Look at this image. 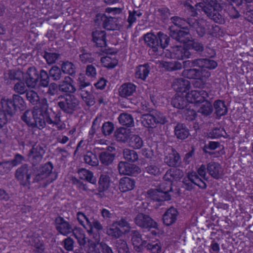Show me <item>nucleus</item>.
I'll return each instance as SVG.
<instances>
[{
    "label": "nucleus",
    "instance_id": "1",
    "mask_svg": "<svg viewBox=\"0 0 253 253\" xmlns=\"http://www.w3.org/2000/svg\"><path fill=\"white\" fill-rule=\"evenodd\" d=\"M184 175L183 171L178 169H171L164 175L163 178L168 183H162L158 188L151 189L147 191V197L157 202H164L170 200L171 196L169 192L172 191V181L181 178Z\"/></svg>",
    "mask_w": 253,
    "mask_h": 253
},
{
    "label": "nucleus",
    "instance_id": "2",
    "mask_svg": "<svg viewBox=\"0 0 253 253\" xmlns=\"http://www.w3.org/2000/svg\"><path fill=\"white\" fill-rule=\"evenodd\" d=\"M217 66V62L210 58H198L197 67L199 68L184 69L182 75L189 79L207 80L211 75L209 70L214 69Z\"/></svg>",
    "mask_w": 253,
    "mask_h": 253
},
{
    "label": "nucleus",
    "instance_id": "3",
    "mask_svg": "<svg viewBox=\"0 0 253 253\" xmlns=\"http://www.w3.org/2000/svg\"><path fill=\"white\" fill-rule=\"evenodd\" d=\"M195 4L196 9L201 8L202 11L211 20L219 24H224L226 20L221 9L220 4L217 0H202Z\"/></svg>",
    "mask_w": 253,
    "mask_h": 253
},
{
    "label": "nucleus",
    "instance_id": "4",
    "mask_svg": "<svg viewBox=\"0 0 253 253\" xmlns=\"http://www.w3.org/2000/svg\"><path fill=\"white\" fill-rule=\"evenodd\" d=\"M170 20L175 26L181 29L189 30V27L192 28L200 37H203L206 34L205 22L202 19H196L194 17L185 19L178 16H173Z\"/></svg>",
    "mask_w": 253,
    "mask_h": 253
},
{
    "label": "nucleus",
    "instance_id": "5",
    "mask_svg": "<svg viewBox=\"0 0 253 253\" xmlns=\"http://www.w3.org/2000/svg\"><path fill=\"white\" fill-rule=\"evenodd\" d=\"M26 70H27V76L29 77L27 80V83L31 88L46 87L48 86L50 77L46 71L42 69L39 73L35 67L27 66Z\"/></svg>",
    "mask_w": 253,
    "mask_h": 253
},
{
    "label": "nucleus",
    "instance_id": "6",
    "mask_svg": "<svg viewBox=\"0 0 253 253\" xmlns=\"http://www.w3.org/2000/svg\"><path fill=\"white\" fill-rule=\"evenodd\" d=\"M22 60V57L17 59V62L19 65L17 68V81H18L17 83V93H19V95L24 96L27 91L25 84L30 87L31 86L27 83V81L29 77L27 76V70H27L26 61L25 60L24 63H20Z\"/></svg>",
    "mask_w": 253,
    "mask_h": 253
},
{
    "label": "nucleus",
    "instance_id": "7",
    "mask_svg": "<svg viewBox=\"0 0 253 253\" xmlns=\"http://www.w3.org/2000/svg\"><path fill=\"white\" fill-rule=\"evenodd\" d=\"M58 99L59 101L57 105L61 110L66 114H72L79 108L80 101L74 95H61Z\"/></svg>",
    "mask_w": 253,
    "mask_h": 253
},
{
    "label": "nucleus",
    "instance_id": "8",
    "mask_svg": "<svg viewBox=\"0 0 253 253\" xmlns=\"http://www.w3.org/2000/svg\"><path fill=\"white\" fill-rule=\"evenodd\" d=\"M61 112H54L52 108L35 119V126L39 129L45 127L46 123L58 126L61 123Z\"/></svg>",
    "mask_w": 253,
    "mask_h": 253
},
{
    "label": "nucleus",
    "instance_id": "9",
    "mask_svg": "<svg viewBox=\"0 0 253 253\" xmlns=\"http://www.w3.org/2000/svg\"><path fill=\"white\" fill-rule=\"evenodd\" d=\"M16 106L14 100L2 99L0 102V128L2 127L15 114Z\"/></svg>",
    "mask_w": 253,
    "mask_h": 253
},
{
    "label": "nucleus",
    "instance_id": "10",
    "mask_svg": "<svg viewBox=\"0 0 253 253\" xmlns=\"http://www.w3.org/2000/svg\"><path fill=\"white\" fill-rule=\"evenodd\" d=\"M184 188L187 190H191L194 188V185L198 186L200 188L205 189L207 184L205 181L199 178L196 172L188 173L187 177L183 180Z\"/></svg>",
    "mask_w": 253,
    "mask_h": 253
},
{
    "label": "nucleus",
    "instance_id": "11",
    "mask_svg": "<svg viewBox=\"0 0 253 253\" xmlns=\"http://www.w3.org/2000/svg\"><path fill=\"white\" fill-rule=\"evenodd\" d=\"M134 220L135 223L142 228H158L157 223L148 214L139 213L136 215Z\"/></svg>",
    "mask_w": 253,
    "mask_h": 253
},
{
    "label": "nucleus",
    "instance_id": "12",
    "mask_svg": "<svg viewBox=\"0 0 253 253\" xmlns=\"http://www.w3.org/2000/svg\"><path fill=\"white\" fill-rule=\"evenodd\" d=\"M232 2L226 8L228 15L232 19H237L240 17V13L244 14L245 3L243 0H232Z\"/></svg>",
    "mask_w": 253,
    "mask_h": 253
},
{
    "label": "nucleus",
    "instance_id": "13",
    "mask_svg": "<svg viewBox=\"0 0 253 253\" xmlns=\"http://www.w3.org/2000/svg\"><path fill=\"white\" fill-rule=\"evenodd\" d=\"M169 36L176 42L185 43L192 39L189 30H175L172 26H169Z\"/></svg>",
    "mask_w": 253,
    "mask_h": 253
},
{
    "label": "nucleus",
    "instance_id": "14",
    "mask_svg": "<svg viewBox=\"0 0 253 253\" xmlns=\"http://www.w3.org/2000/svg\"><path fill=\"white\" fill-rule=\"evenodd\" d=\"M116 155V148L113 146H108L106 149L99 153L98 158L102 164L108 166L113 163Z\"/></svg>",
    "mask_w": 253,
    "mask_h": 253
},
{
    "label": "nucleus",
    "instance_id": "15",
    "mask_svg": "<svg viewBox=\"0 0 253 253\" xmlns=\"http://www.w3.org/2000/svg\"><path fill=\"white\" fill-rule=\"evenodd\" d=\"M45 153V149L42 145L35 144L30 150L28 156L33 165H37L42 160Z\"/></svg>",
    "mask_w": 253,
    "mask_h": 253
},
{
    "label": "nucleus",
    "instance_id": "16",
    "mask_svg": "<svg viewBox=\"0 0 253 253\" xmlns=\"http://www.w3.org/2000/svg\"><path fill=\"white\" fill-rule=\"evenodd\" d=\"M97 21H101L103 27L107 30H115L118 26L117 19L116 17L108 16L104 14H98L96 15Z\"/></svg>",
    "mask_w": 253,
    "mask_h": 253
},
{
    "label": "nucleus",
    "instance_id": "17",
    "mask_svg": "<svg viewBox=\"0 0 253 253\" xmlns=\"http://www.w3.org/2000/svg\"><path fill=\"white\" fill-rule=\"evenodd\" d=\"M118 168L121 174L135 175L140 172V169L138 166L126 162L121 161L118 164Z\"/></svg>",
    "mask_w": 253,
    "mask_h": 253
},
{
    "label": "nucleus",
    "instance_id": "18",
    "mask_svg": "<svg viewBox=\"0 0 253 253\" xmlns=\"http://www.w3.org/2000/svg\"><path fill=\"white\" fill-rule=\"evenodd\" d=\"M55 225L58 232L65 236L72 233L74 229L72 225L61 216H58L55 218Z\"/></svg>",
    "mask_w": 253,
    "mask_h": 253
},
{
    "label": "nucleus",
    "instance_id": "19",
    "mask_svg": "<svg viewBox=\"0 0 253 253\" xmlns=\"http://www.w3.org/2000/svg\"><path fill=\"white\" fill-rule=\"evenodd\" d=\"M77 82L76 89L81 96L92 92L93 87L90 82L86 81V78L84 76L81 74L77 80Z\"/></svg>",
    "mask_w": 253,
    "mask_h": 253
},
{
    "label": "nucleus",
    "instance_id": "20",
    "mask_svg": "<svg viewBox=\"0 0 253 253\" xmlns=\"http://www.w3.org/2000/svg\"><path fill=\"white\" fill-rule=\"evenodd\" d=\"M31 176V169L29 168L28 165H23L17 169V178L20 180L21 184L26 185L29 184Z\"/></svg>",
    "mask_w": 253,
    "mask_h": 253
},
{
    "label": "nucleus",
    "instance_id": "21",
    "mask_svg": "<svg viewBox=\"0 0 253 253\" xmlns=\"http://www.w3.org/2000/svg\"><path fill=\"white\" fill-rule=\"evenodd\" d=\"M164 162L169 167H177L180 163V157L174 149L170 148L168 153L165 157Z\"/></svg>",
    "mask_w": 253,
    "mask_h": 253
},
{
    "label": "nucleus",
    "instance_id": "22",
    "mask_svg": "<svg viewBox=\"0 0 253 253\" xmlns=\"http://www.w3.org/2000/svg\"><path fill=\"white\" fill-rule=\"evenodd\" d=\"M208 97V93L203 90H192L187 94L188 101L191 103H203Z\"/></svg>",
    "mask_w": 253,
    "mask_h": 253
},
{
    "label": "nucleus",
    "instance_id": "23",
    "mask_svg": "<svg viewBox=\"0 0 253 253\" xmlns=\"http://www.w3.org/2000/svg\"><path fill=\"white\" fill-rule=\"evenodd\" d=\"M207 172L213 178L218 179L223 175V169L216 162H211L207 166Z\"/></svg>",
    "mask_w": 253,
    "mask_h": 253
},
{
    "label": "nucleus",
    "instance_id": "24",
    "mask_svg": "<svg viewBox=\"0 0 253 253\" xmlns=\"http://www.w3.org/2000/svg\"><path fill=\"white\" fill-rule=\"evenodd\" d=\"M74 80L70 77L66 76L64 80L60 82L58 89L60 92L67 93H73L76 91V87L73 84Z\"/></svg>",
    "mask_w": 253,
    "mask_h": 253
},
{
    "label": "nucleus",
    "instance_id": "25",
    "mask_svg": "<svg viewBox=\"0 0 253 253\" xmlns=\"http://www.w3.org/2000/svg\"><path fill=\"white\" fill-rule=\"evenodd\" d=\"M145 44L152 49L155 53L158 52L159 46L157 35L153 33H147L143 36Z\"/></svg>",
    "mask_w": 253,
    "mask_h": 253
},
{
    "label": "nucleus",
    "instance_id": "26",
    "mask_svg": "<svg viewBox=\"0 0 253 253\" xmlns=\"http://www.w3.org/2000/svg\"><path fill=\"white\" fill-rule=\"evenodd\" d=\"M98 187L97 189L93 190L92 192L97 195H101L102 193L107 191L110 187V177L106 174H101L98 181Z\"/></svg>",
    "mask_w": 253,
    "mask_h": 253
},
{
    "label": "nucleus",
    "instance_id": "27",
    "mask_svg": "<svg viewBox=\"0 0 253 253\" xmlns=\"http://www.w3.org/2000/svg\"><path fill=\"white\" fill-rule=\"evenodd\" d=\"M178 212L173 207L168 209L163 215V221L166 226L173 224L177 220Z\"/></svg>",
    "mask_w": 253,
    "mask_h": 253
},
{
    "label": "nucleus",
    "instance_id": "28",
    "mask_svg": "<svg viewBox=\"0 0 253 253\" xmlns=\"http://www.w3.org/2000/svg\"><path fill=\"white\" fill-rule=\"evenodd\" d=\"M92 41L96 43L98 47L105 48L107 46V42L106 40V33L105 31L96 30L92 33ZM107 49L104 48L102 51L106 52Z\"/></svg>",
    "mask_w": 253,
    "mask_h": 253
},
{
    "label": "nucleus",
    "instance_id": "29",
    "mask_svg": "<svg viewBox=\"0 0 253 253\" xmlns=\"http://www.w3.org/2000/svg\"><path fill=\"white\" fill-rule=\"evenodd\" d=\"M53 165L52 163L48 162L42 167L39 170L48 177L46 179V183L49 184L53 182L57 178V174L55 172H52Z\"/></svg>",
    "mask_w": 253,
    "mask_h": 253
},
{
    "label": "nucleus",
    "instance_id": "30",
    "mask_svg": "<svg viewBox=\"0 0 253 253\" xmlns=\"http://www.w3.org/2000/svg\"><path fill=\"white\" fill-rule=\"evenodd\" d=\"M172 88L177 92H185L190 88L189 82L183 78L175 79L172 84Z\"/></svg>",
    "mask_w": 253,
    "mask_h": 253
},
{
    "label": "nucleus",
    "instance_id": "31",
    "mask_svg": "<svg viewBox=\"0 0 253 253\" xmlns=\"http://www.w3.org/2000/svg\"><path fill=\"white\" fill-rule=\"evenodd\" d=\"M136 90V86L132 83H128L123 84L119 89V95L126 98L133 94Z\"/></svg>",
    "mask_w": 253,
    "mask_h": 253
},
{
    "label": "nucleus",
    "instance_id": "32",
    "mask_svg": "<svg viewBox=\"0 0 253 253\" xmlns=\"http://www.w3.org/2000/svg\"><path fill=\"white\" fill-rule=\"evenodd\" d=\"M174 134L177 139L183 140L188 137L190 133L185 124L178 123L174 127Z\"/></svg>",
    "mask_w": 253,
    "mask_h": 253
},
{
    "label": "nucleus",
    "instance_id": "33",
    "mask_svg": "<svg viewBox=\"0 0 253 253\" xmlns=\"http://www.w3.org/2000/svg\"><path fill=\"white\" fill-rule=\"evenodd\" d=\"M40 106L38 109H34L32 111L33 118L34 120L38 117L41 116L42 114L49 110V105L47 100L44 98L39 101Z\"/></svg>",
    "mask_w": 253,
    "mask_h": 253
},
{
    "label": "nucleus",
    "instance_id": "34",
    "mask_svg": "<svg viewBox=\"0 0 253 253\" xmlns=\"http://www.w3.org/2000/svg\"><path fill=\"white\" fill-rule=\"evenodd\" d=\"M188 99L184 96L176 94L172 99L171 104L175 108L183 110L188 105Z\"/></svg>",
    "mask_w": 253,
    "mask_h": 253
},
{
    "label": "nucleus",
    "instance_id": "35",
    "mask_svg": "<svg viewBox=\"0 0 253 253\" xmlns=\"http://www.w3.org/2000/svg\"><path fill=\"white\" fill-rule=\"evenodd\" d=\"M135 186L134 180L129 177H124L120 179L119 189L123 192L132 190Z\"/></svg>",
    "mask_w": 253,
    "mask_h": 253
},
{
    "label": "nucleus",
    "instance_id": "36",
    "mask_svg": "<svg viewBox=\"0 0 253 253\" xmlns=\"http://www.w3.org/2000/svg\"><path fill=\"white\" fill-rule=\"evenodd\" d=\"M173 53L174 57L178 59H183L184 58H190L192 55L188 49L181 46H176L174 47Z\"/></svg>",
    "mask_w": 253,
    "mask_h": 253
},
{
    "label": "nucleus",
    "instance_id": "37",
    "mask_svg": "<svg viewBox=\"0 0 253 253\" xmlns=\"http://www.w3.org/2000/svg\"><path fill=\"white\" fill-rule=\"evenodd\" d=\"M154 120L152 113L143 114L140 118L142 125L147 128H154L156 126Z\"/></svg>",
    "mask_w": 253,
    "mask_h": 253
},
{
    "label": "nucleus",
    "instance_id": "38",
    "mask_svg": "<svg viewBox=\"0 0 253 253\" xmlns=\"http://www.w3.org/2000/svg\"><path fill=\"white\" fill-rule=\"evenodd\" d=\"M150 72V66L144 64L137 66L135 70V76L138 79L145 80Z\"/></svg>",
    "mask_w": 253,
    "mask_h": 253
},
{
    "label": "nucleus",
    "instance_id": "39",
    "mask_svg": "<svg viewBox=\"0 0 253 253\" xmlns=\"http://www.w3.org/2000/svg\"><path fill=\"white\" fill-rule=\"evenodd\" d=\"M42 56L45 59L48 64L54 63L59 58L60 54L53 51L51 48H49L43 52Z\"/></svg>",
    "mask_w": 253,
    "mask_h": 253
},
{
    "label": "nucleus",
    "instance_id": "40",
    "mask_svg": "<svg viewBox=\"0 0 253 253\" xmlns=\"http://www.w3.org/2000/svg\"><path fill=\"white\" fill-rule=\"evenodd\" d=\"M162 67L169 72L175 71L182 68V63L177 61H165L161 63Z\"/></svg>",
    "mask_w": 253,
    "mask_h": 253
},
{
    "label": "nucleus",
    "instance_id": "41",
    "mask_svg": "<svg viewBox=\"0 0 253 253\" xmlns=\"http://www.w3.org/2000/svg\"><path fill=\"white\" fill-rule=\"evenodd\" d=\"M200 105L197 112L205 117L210 115L213 111V107L211 103L207 99Z\"/></svg>",
    "mask_w": 253,
    "mask_h": 253
},
{
    "label": "nucleus",
    "instance_id": "42",
    "mask_svg": "<svg viewBox=\"0 0 253 253\" xmlns=\"http://www.w3.org/2000/svg\"><path fill=\"white\" fill-rule=\"evenodd\" d=\"M119 123L123 126L131 127L134 126L133 118L131 115L126 113H121L118 118Z\"/></svg>",
    "mask_w": 253,
    "mask_h": 253
},
{
    "label": "nucleus",
    "instance_id": "43",
    "mask_svg": "<svg viewBox=\"0 0 253 253\" xmlns=\"http://www.w3.org/2000/svg\"><path fill=\"white\" fill-rule=\"evenodd\" d=\"M215 110V114L218 117L225 115L227 113V108L223 101L218 100L214 101L213 104Z\"/></svg>",
    "mask_w": 253,
    "mask_h": 253
},
{
    "label": "nucleus",
    "instance_id": "44",
    "mask_svg": "<svg viewBox=\"0 0 253 253\" xmlns=\"http://www.w3.org/2000/svg\"><path fill=\"white\" fill-rule=\"evenodd\" d=\"M61 69L63 73L68 74L71 76H74L76 73L75 65L68 61L62 63L61 65Z\"/></svg>",
    "mask_w": 253,
    "mask_h": 253
},
{
    "label": "nucleus",
    "instance_id": "45",
    "mask_svg": "<svg viewBox=\"0 0 253 253\" xmlns=\"http://www.w3.org/2000/svg\"><path fill=\"white\" fill-rule=\"evenodd\" d=\"M123 154L124 158L128 162L134 163L138 159V155L134 150L124 149Z\"/></svg>",
    "mask_w": 253,
    "mask_h": 253
},
{
    "label": "nucleus",
    "instance_id": "46",
    "mask_svg": "<svg viewBox=\"0 0 253 253\" xmlns=\"http://www.w3.org/2000/svg\"><path fill=\"white\" fill-rule=\"evenodd\" d=\"M79 173L82 179H84L90 183L96 184V179L94 176L92 172L84 169L79 170Z\"/></svg>",
    "mask_w": 253,
    "mask_h": 253
},
{
    "label": "nucleus",
    "instance_id": "47",
    "mask_svg": "<svg viewBox=\"0 0 253 253\" xmlns=\"http://www.w3.org/2000/svg\"><path fill=\"white\" fill-rule=\"evenodd\" d=\"M143 245L151 253H161L162 252V246L160 242H148L146 241Z\"/></svg>",
    "mask_w": 253,
    "mask_h": 253
},
{
    "label": "nucleus",
    "instance_id": "48",
    "mask_svg": "<svg viewBox=\"0 0 253 253\" xmlns=\"http://www.w3.org/2000/svg\"><path fill=\"white\" fill-rule=\"evenodd\" d=\"M157 39H158L159 49L167 47L170 40L169 37L162 32H159L157 34Z\"/></svg>",
    "mask_w": 253,
    "mask_h": 253
},
{
    "label": "nucleus",
    "instance_id": "49",
    "mask_svg": "<svg viewBox=\"0 0 253 253\" xmlns=\"http://www.w3.org/2000/svg\"><path fill=\"white\" fill-rule=\"evenodd\" d=\"M72 233H73V235L77 239L80 245H84L86 243L85 235L82 229L74 228Z\"/></svg>",
    "mask_w": 253,
    "mask_h": 253
},
{
    "label": "nucleus",
    "instance_id": "50",
    "mask_svg": "<svg viewBox=\"0 0 253 253\" xmlns=\"http://www.w3.org/2000/svg\"><path fill=\"white\" fill-rule=\"evenodd\" d=\"M84 162L91 166H96L98 165L99 161L96 154L91 151H88L84 155Z\"/></svg>",
    "mask_w": 253,
    "mask_h": 253
},
{
    "label": "nucleus",
    "instance_id": "51",
    "mask_svg": "<svg viewBox=\"0 0 253 253\" xmlns=\"http://www.w3.org/2000/svg\"><path fill=\"white\" fill-rule=\"evenodd\" d=\"M115 247L118 253H130L126 242L122 239H119L115 242Z\"/></svg>",
    "mask_w": 253,
    "mask_h": 253
},
{
    "label": "nucleus",
    "instance_id": "52",
    "mask_svg": "<svg viewBox=\"0 0 253 253\" xmlns=\"http://www.w3.org/2000/svg\"><path fill=\"white\" fill-rule=\"evenodd\" d=\"M62 73L61 69L57 66H53L49 71V76L54 81H59L61 79Z\"/></svg>",
    "mask_w": 253,
    "mask_h": 253
},
{
    "label": "nucleus",
    "instance_id": "53",
    "mask_svg": "<svg viewBox=\"0 0 253 253\" xmlns=\"http://www.w3.org/2000/svg\"><path fill=\"white\" fill-rule=\"evenodd\" d=\"M143 144L142 138L137 135H132L129 140V145L134 149H140Z\"/></svg>",
    "mask_w": 253,
    "mask_h": 253
},
{
    "label": "nucleus",
    "instance_id": "54",
    "mask_svg": "<svg viewBox=\"0 0 253 253\" xmlns=\"http://www.w3.org/2000/svg\"><path fill=\"white\" fill-rule=\"evenodd\" d=\"M81 54L79 55L80 60L83 63H91L94 59L91 53L82 48L81 49Z\"/></svg>",
    "mask_w": 253,
    "mask_h": 253
},
{
    "label": "nucleus",
    "instance_id": "55",
    "mask_svg": "<svg viewBox=\"0 0 253 253\" xmlns=\"http://www.w3.org/2000/svg\"><path fill=\"white\" fill-rule=\"evenodd\" d=\"M24 97H26L33 105L37 104L40 101V97L38 93L33 90L27 91Z\"/></svg>",
    "mask_w": 253,
    "mask_h": 253
},
{
    "label": "nucleus",
    "instance_id": "56",
    "mask_svg": "<svg viewBox=\"0 0 253 253\" xmlns=\"http://www.w3.org/2000/svg\"><path fill=\"white\" fill-rule=\"evenodd\" d=\"M226 134L223 127H215L210 133L209 136L212 139L218 138Z\"/></svg>",
    "mask_w": 253,
    "mask_h": 253
},
{
    "label": "nucleus",
    "instance_id": "57",
    "mask_svg": "<svg viewBox=\"0 0 253 253\" xmlns=\"http://www.w3.org/2000/svg\"><path fill=\"white\" fill-rule=\"evenodd\" d=\"M112 226L108 228L106 231V233L109 236L112 237L113 238H119L123 234V231L118 227H113Z\"/></svg>",
    "mask_w": 253,
    "mask_h": 253
},
{
    "label": "nucleus",
    "instance_id": "58",
    "mask_svg": "<svg viewBox=\"0 0 253 253\" xmlns=\"http://www.w3.org/2000/svg\"><path fill=\"white\" fill-rule=\"evenodd\" d=\"M145 172L154 176H159L161 173L160 168L156 165H150L145 167Z\"/></svg>",
    "mask_w": 253,
    "mask_h": 253
},
{
    "label": "nucleus",
    "instance_id": "59",
    "mask_svg": "<svg viewBox=\"0 0 253 253\" xmlns=\"http://www.w3.org/2000/svg\"><path fill=\"white\" fill-rule=\"evenodd\" d=\"M220 144L218 142L210 141L208 144L205 145L204 148V151L206 153L209 154L210 155H212L214 154L215 153L209 151L208 149L214 150L216 148L220 147Z\"/></svg>",
    "mask_w": 253,
    "mask_h": 253
},
{
    "label": "nucleus",
    "instance_id": "60",
    "mask_svg": "<svg viewBox=\"0 0 253 253\" xmlns=\"http://www.w3.org/2000/svg\"><path fill=\"white\" fill-rule=\"evenodd\" d=\"M101 129L104 135H109L114 130V125L112 122H105L103 124Z\"/></svg>",
    "mask_w": 253,
    "mask_h": 253
},
{
    "label": "nucleus",
    "instance_id": "61",
    "mask_svg": "<svg viewBox=\"0 0 253 253\" xmlns=\"http://www.w3.org/2000/svg\"><path fill=\"white\" fill-rule=\"evenodd\" d=\"M152 114L153 115L154 119L155 120V126H156L157 124H164L167 122L165 116L160 112L154 110L152 111Z\"/></svg>",
    "mask_w": 253,
    "mask_h": 253
},
{
    "label": "nucleus",
    "instance_id": "62",
    "mask_svg": "<svg viewBox=\"0 0 253 253\" xmlns=\"http://www.w3.org/2000/svg\"><path fill=\"white\" fill-rule=\"evenodd\" d=\"M92 221L93 222L89 229H87V232L88 234H92L93 232V229H95L97 232L102 231L103 229V225L98 220L94 218Z\"/></svg>",
    "mask_w": 253,
    "mask_h": 253
},
{
    "label": "nucleus",
    "instance_id": "63",
    "mask_svg": "<svg viewBox=\"0 0 253 253\" xmlns=\"http://www.w3.org/2000/svg\"><path fill=\"white\" fill-rule=\"evenodd\" d=\"M101 61L105 64V66L108 68H113L118 64V60L116 59L112 60L110 56L102 58Z\"/></svg>",
    "mask_w": 253,
    "mask_h": 253
},
{
    "label": "nucleus",
    "instance_id": "64",
    "mask_svg": "<svg viewBox=\"0 0 253 253\" xmlns=\"http://www.w3.org/2000/svg\"><path fill=\"white\" fill-rule=\"evenodd\" d=\"M245 4V12L244 17L245 18L253 24V10L246 3Z\"/></svg>",
    "mask_w": 253,
    "mask_h": 253
}]
</instances>
